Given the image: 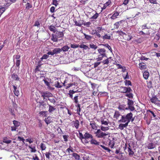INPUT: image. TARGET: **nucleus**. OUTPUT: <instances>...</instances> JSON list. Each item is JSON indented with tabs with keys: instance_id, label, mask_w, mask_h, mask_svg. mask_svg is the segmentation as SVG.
<instances>
[{
	"instance_id": "obj_53",
	"label": "nucleus",
	"mask_w": 160,
	"mask_h": 160,
	"mask_svg": "<svg viewBox=\"0 0 160 160\" xmlns=\"http://www.w3.org/2000/svg\"><path fill=\"white\" fill-rule=\"evenodd\" d=\"M47 111H41L39 112V114L40 115H42L43 117H46L47 116L46 113Z\"/></svg>"
},
{
	"instance_id": "obj_49",
	"label": "nucleus",
	"mask_w": 160,
	"mask_h": 160,
	"mask_svg": "<svg viewBox=\"0 0 160 160\" xmlns=\"http://www.w3.org/2000/svg\"><path fill=\"white\" fill-rule=\"evenodd\" d=\"M46 157L48 160H49L50 158V156L51 155V154L50 152H46L45 154Z\"/></svg>"
},
{
	"instance_id": "obj_57",
	"label": "nucleus",
	"mask_w": 160,
	"mask_h": 160,
	"mask_svg": "<svg viewBox=\"0 0 160 160\" xmlns=\"http://www.w3.org/2000/svg\"><path fill=\"white\" fill-rule=\"evenodd\" d=\"M91 24V23L90 22H84L83 23V25L84 26H86L87 27H89Z\"/></svg>"
},
{
	"instance_id": "obj_30",
	"label": "nucleus",
	"mask_w": 160,
	"mask_h": 160,
	"mask_svg": "<svg viewBox=\"0 0 160 160\" xmlns=\"http://www.w3.org/2000/svg\"><path fill=\"white\" fill-rule=\"evenodd\" d=\"M74 149L71 146H69V148H68L66 150V152H68V155H69L70 153V152H74Z\"/></svg>"
},
{
	"instance_id": "obj_52",
	"label": "nucleus",
	"mask_w": 160,
	"mask_h": 160,
	"mask_svg": "<svg viewBox=\"0 0 160 160\" xmlns=\"http://www.w3.org/2000/svg\"><path fill=\"white\" fill-rule=\"evenodd\" d=\"M79 138L81 140L82 142L83 143H84L82 141V139H84V135L83 136L82 133L80 132H79Z\"/></svg>"
},
{
	"instance_id": "obj_32",
	"label": "nucleus",
	"mask_w": 160,
	"mask_h": 160,
	"mask_svg": "<svg viewBox=\"0 0 160 160\" xmlns=\"http://www.w3.org/2000/svg\"><path fill=\"white\" fill-rule=\"evenodd\" d=\"M149 73L147 71H145L143 73V77L146 80L147 79L149 76Z\"/></svg>"
},
{
	"instance_id": "obj_14",
	"label": "nucleus",
	"mask_w": 160,
	"mask_h": 160,
	"mask_svg": "<svg viewBox=\"0 0 160 160\" xmlns=\"http://www.w3.org/2000/svg\"><path fill=\"white\" fill-rule=\"evenodd\" d=\"M147 112L148 114H149L150 116L152 115L155 119H157L158 118L156 117L157 113L156 112H154L150 110H147Z\"/></svg>"
},
{
	"instance_id": "obj_9",
	"label": "nucleus",
	"mask_w": 160,
	"mask_h": 160,
	"mask_svg": "<svg viewBox=\"0 0 160 160\" xmlns=\"http://www.w3.org/2000/svg\"><path fill=\"white\" fill-rule=\"evenodd\" d=\"M125 22V21L123 20H121L118 22H116L113 25L114 28L115 29H118L122 24H123V23Z\"/></svg>"
},
{
	"instance_id": "obj_45",
	"label": "nucleus",
	"mask_w": 160,
	"mask_h": 160,
	"mask_svg": "<svg viewBox=\"0 0 160 160\" xmlns=\"http://www.w3.org/2000/svg\"><path fill=\"white\" fill-rule=\"evenodd\" d=\"M40 148L42 151L44 150L46 148V146L44 144L41 143L40 144Z\"/></svg>"
},
{
	"instance_id": "obj_43",
	"label": "nucleus",
	"mask_w": 160,
	"mask_h": 160,
	"mask_svg": "<svg viewBox=\"0 0 160 160\" xmlns=\"http://www.w3.org/2000/svg\"><path fill=\"white\" fill-rule=\"evenodd\" d=\"M84 35L85 36V38L88 40H90L92 38V37L90 35H87L85 33H84Z\"/></svg>"
},
{
	"instance_id": "obj_5",
	"label": "nucleus",
	"mask_w": 160,
	"mask_h": 160,
	"mask_svg": "<svg viewBox=\"0 0 160 160\" xmlns=\"http://www.w3.org/2000/svg\"><path fill=\"white\" fill-rule=\"evenodd\" d=\"M124 148V150H125L127 148V150L128 152V155L130 157H132L134 154V152L133 151V150H132V147L129 144H128V147L127 144H125V146Z\"/></svg>"
},
{
	"instance_id": "obj_33",
	"label": "nucleus",
	"mask_w": 160,
	"mask_h": 160,
	"mask_svg": "<svg viewBox=\"0 0 160 160\" xmlns=\"http://www.w3.org/2000/svg\"><path fill=\"white\" fill-rule=\"evenodd\" d=\"M72 156L75 159L79 160L80 159V156L76 153H73Z\"/></svg>"
},
{
	"instance_id": "obj_27",
	"label": "nucleus",
	"mask_w": 160,
	"mask_h": 160,
	"mask_svg": "<svg viewBox=\"0 0 160 160\" xmlns=\"http://www.w3.org/2000/svg\"><path fill=\"white\" fill-rule=\"evenodd\" d=\"M100 122L102 125H108L109 123V121L108 119H107L106 120H105V119L103 118L101 119Z\"/></svg>"
},
{
	"instance_id": "obj_7",
	"label": "nucleus",
	"mask_w": 160,
	"mask_h": 160,
	"mask_svg": "<svg viewBox=\"0 0 160 160\" xmlns=\"http://www.w3.org/2000/svg\"><path fill=\"white\" fill-rule=\"evenodd\" d=\"M150 101L152 103L158 105H160V100H158L156 96H154L150 99Z\"/></svg>"
},
{
	"instance_id": "obj_17",
	"label": "nucleus",
	"mask_w": 160,
	"mask_h": 160,
	"mask_svg": "<svg viewBox=\"0 0 160 160\" xmlns=\"http://www.w3.org/2000/svg\"><path fill=\"white\" fill-rule=\"evenodd\" d=\"M44 120L46 123L48 125L52 122V118L50 116H48L47 118H46Z\"/></svg>"
},
{
	"instance_id": "obj_26",
	"label": "nucleus",
	"mask_w": 160,
	"mask_h": 160,
	"mask_svg": "<svg viewBox=\"0 0 160 160\" xmlns=\"http://www.w3.org/2000/svg\"><path fill=\"white\" fill-rule=\"evenodd\" d=\"M160 38V32L158 31L156 35L155 36L154 40L156 42H157Z\"/></svg>"
},
{
	"instance_id": "obj_47",
	"label": "nucleus",
	"mask_w": 160,
	"mask_h": 160,
	"mask_svg": "<svg viewBox=\"0 0 160 160\" xmlns=\"http://www.w3.org/2000/svg\"><path fill=\"white\" fill-rule=\"evenodd\" d=\"M102 38L103 39H111V36L109 35L105 34L102 37Z\"/></svg>"
},
{
	"instance_id": "obj_29",
	"label": "nucleus",
	"mask_w": 160,
	"mask_h": 160,
	"mask_svg": "<svg viewBox=\"0 0 160 160\" xmlns=\"http://www.w3.org/2000/svg\"><path fill=\"white\" fill-rule=\"evenodd\" d=\"M147 147L149 149H151L155 148V145L152 142L150 143L147 146Z\"/></svg>"
},
{
	"instance_id": "obj_46",
	"label": "nucleus",
	"mask_w": 160,
	"mask_h": 160,
	"mask_svg": "<svg viewBox=\"0 0 160 160\" xmlns=\"http://www.w3.org/2000/svg\"><path fill=\"white\" fill-rule=\"evenodd\" d=\"M26 10H28L29 8H31L32 7V4L29 2H27V4L26 5Z\"/></svg>"
},
{
	"instance_id": "obj_36",
	"label": "nucleus",
	"mask_w": 160,
	"mask_h": 160,
	"mask_svg": "<svg viewBox=\"0 0 160 160\" xmlns=\"http://www.w3.org/2000/svg\"><path fill=\"white\" fill-rule=\"evenodd\" d=\"M125 107L126 105L125 104H120L119 105L118 108L120 110H124L126 108Z\"/></svg>"
},
{
	"instance_id": "obj_60",
	"label": "nucleus",
	"mask_w": 160,
	"mask_h": 160,
	"mask_svg": "<svg viewBox=\"0 0 160 160\" xmlns=\"http://www.w3.org/2000/svg\"><path fill=\"white\" fill-rule=\"evenodd\" d=\"M125 84L126 86L132 85L131 82L129 80H126L125 82Z\"/></svg>"
},
{
	"instance_id": "obj_11",
	"label": "nucleus",
	"mask_w": 160,
	"mask_h": 160,
	"mask_svg": "<svg viewBox=\"0 0 160 160\" xmlns=\"http://www.w3.org/2000/svg\"><path fill=\"white\" fill-rule=\"evenodd\" d=\"M91 144L94 145L95 146H98L99 145L100 142H98L97 140L93 138V137L90 141Z\"/></svg>"
},
{
	"instance_id": "obj_59",
	"label": "nucleus",
	"mask_w": 160,
	"mask_h": 160,
	"mask_svg": "<svg viewBox=\"0 0 160 160\" xmlns=\"http://www.w3.org/2000/svg\"><path fill=\"white\" fill-rule=\"evenodd\" d=\"M79 45L78 44H71V47L72 48H78L79 47Z\"/></svg>"
},
{
	"instance_id": "obj_28",
	"label": "nucleus",
	"mask_w": 160,
	"mask_h": 160,
	"mask_svg": "<svg viewBox=\"0 0 160 160\" xmlns=\"http://www.w3.org/2000/svg\"><path fill=\"white\" fill-rule=\"evenodd\" d=\"M3 142L7 144H9L11 143L12 141L11 140L8 139L6 137H4L2 140Z\"/></svg>"
},
{
	"instance_id": "obj_1",
	"label": "nucleus",
	"mask_w": 160,
	"mask_h": 160,
	"mask_svg": "<svg viewBox=\"0 0 160 160\" xmlns=\"http://www.w3.org/2000/svg\"><path fill=\"white\" fill-rule=\"evenodd\" d=\"M100 129H98L95 132L96 136L98 138H103L105 139L106 137L108 136L109 137L110 133L108 132H103L102 131H106L109 129V127H104L103 126H100Z\"/></svg>"
},
{
	"instance_id": "obj_64",
	"label": "nucleus",
	"mask_w": 160,
	"mask_h": 160,
	"mask_svg": "<svg viewBox=\"0 0 160 160\" xmlns=\"http://www.w3.org/2000/svg\"><path fill=\"white\" fill-rule=\"evenodd\" d=\"M32 159L33 160H39L38 157L36 154H35V156H33Z\"/></svg>"
},
{
	"instance_id": "obj_13",
	"label": "nucleus",
	"mask_w": 160,
	"mask_h": 160,
	"mask_svg": "<svg viewBox=\"0 0 160 160\" xmlns=\"http://www.w3.org/2000/svg\"><path fill=\"white\" fill-rule=\"evenodd\" d=\"M98 148L101 150L103 151H107L108 152H110L111 151V150L109 149L108 148L106 147L104 145H100L98 146Z\"/></svg>"
},
{
	"instance_id": "obj_3",
	"label": "nucleus",
	"mask_w": 160,
	"mask_h": 160,
	"mask_svg": "<svg viewBox=\"0 0 160 160\" xmlns=\"http://www.w3.org/2000/svg\"><path fill=\"white\" fill-rule=\"evenodd\" d=\"M133 114L132 113L130 112L128 113L126 115H121V118L119 120V122H127L128 123L132 118Z\"/></svg>"
},
{
	"instance_id": "obj_19",
	"label": "nucleus",
	"mask_w": 160,
	"mask_h": 160,
	"mask_svg": "<svg viewBox=\"0 0 160 160\" xmlns=\"http://www.w3.org/2000/svg\"><path fill=\"white\" fill-rule=\"evenodd\" d=\"M119 12H118L117 11H114V13L110 17L111 18L112 20L118 18L117 17L119 15Z\"/></svg>"
},
{
	"instance_id": "obj_12",
	"label": "nucleus",
	"mask_w": 160,
	"mask_h": 160,
	"mask_svg": "<svg viewBox=\"0 0 160 160\" xmlns=\"http://www.w3.org/2000/svg\"><path fill=\"white\" fill-rule=\"evenodd\" d=\"M68 80H65L64 81V82L63 83V85L64 86H66L65 88L66 89H68L70 87L72 86L73 85V84L72 83H68Z\"/></svg>"
},
{
	"instance_id": "obj_31",
	"label": "nucleus",
	"mask_w": 160,
	"mask_h": 160,
	"mask_svg": "<svg viewBox=\"0 0 160 160\" xmlns=\"http://www.w3.org/2000/svg\"><path fill=\"white\" fill-rule=\"evenodd\" d=\"M28 148H29L31 149V152H36V147L35 146L32 147V145H31L28 146Z\"/></svg>"
},
{
	"instance_id": "obj_24",
	"label": "nucleus",
	"mask_w": 160,
	"mask_h": 160,
	"mask_svg": "<svg viewBox=\"0 0 160 160\" xmlns=\"http://www.w3.org/2000/svg\"><path fill=\"white\" fill-rule=\"evenodd\" d=\"M11 78L12 79L16 80V81H18L19 80V78L18 76V75L14 73L12 74L11 75Z\"/></svg>"
},
{
	"instance_id": "obj_48",
	"label": "nucleus",
	"mask_w": 160,
	"mask_h": 160,
	"mask_svg": "<svg viewBox=\"0 0 160 160\" xmlns=\"http://www.w3.org/2000/svg\"><path fill=\"white\" fill-rule=\"evenodd\" d=\"M128 106H132L134 104V102L132 100H130L129 99H128Z\"/></svg>"
},
{
	"instance_id": "obj_39",
	"label": "nucleus",
	"mask_w": 160,
	"mask_h": 160,
	"mask_svg": "<svg viewBox=\"0 0 160 160\" xmlns=\"http://www.w3.org/2000/svg\"><path fill=\"white\" fill-rule=\"evenodd\" d=\"M13 124L14 125V126L16 127H18L20 125V123L15 120H14L13 121Z\"/></svg>"
},
{
	"instance_id": "obj_4",
	"label": "nucleus",
	"mask_w": 160,
	"mask_h": 160,
	"mask_svg": "<svg viewBox=\"0 0 160 160\" xmlns=\"http://www.w3.org/2000/svg\"><path fill=\"white\" fill-rule=\"evenodd\" d=\"M98 57L96 58L97 61L102 60L104 57H107L106 50L104 48H99L98 50Z\"/></svg>"
},
{
	"instance_id": "obj_54",
	"label": "nucleus",
	"mask_w": 160,
	"mask_h": 160,
	"mask_svg": "<svg viewBox=\"0 0 160 160\" xmlns=\"http://www.w3.org/2000/svg\"><path fill=\"white\" fill-rule=\"evenodd\" d=\"M78 96H76L75 97H74V98L73 99L74 101V102H75V104L78 103Z\"/></svg>"
},
{
	"instance_id": "obj_34",
	"label": "nucleus",
	"mask_w": 160,
	"mask_h": 160,
	"mask_svg": "<svg viewBox=\"0 0 160 160\" xmlns=\"http://www.w3.org/2000/svg\"><path fill=\"white\" fill-rule=\"evenodd\" d=\"M48 106L49 109L48 111L49 113L52 112L55 110V108L54 107L48 104Z\"/></svg>"
},
{
	"instance_id": "obj_16",
	"label": "nucleus",
	"mask_w": 160,
	"mask_h": 160,
	"mask_svg": "<svg viewBox=\"0 0 160 160\" xmlns=\"http://www.w3.org/2000/svg\"><path fill=\"white\" fill-rule=\"evenodd\" d=\"M38 103H39L38 106L40 109H42L43 108H46V106H47V104L46 103H44V101H42L41 102H39Z\"/></svg>"
},
{
	"instance_id": "obj_62",
	"label": "nucleus",
	"mask_w": 160,
	"mask_h": 160,
	"mask_svg": "<svg viewBox=\"0 0 160 160\" xmlns=\"http://www.w3.org/2000/svg\"><path fill=\"white\" fill-rule=\"evenodd\" d=\"M98 14L97 13H96L94 15L92 16V17L91 18L93 19H96L98 18Z\"/></svg>"
},
{
	"instance_id": "obj_63",
	"label": "nucleus",
	"mask_w": 160,
	"mask_h": 160,
	"mask_svg": "<svg viewBox=\"0 0 160 160\" xmlns=\"http://www.w3.org/2000/svg\"><path fill=\"white\" fill-rule=\"evenodd\" d=\"M109 145L112 148L114 145V142L113 141H111L110 140L109 143Z\"/></svg>"
},
{
	"instance_id": "obj_25",
	"label": "nucleus",
	"mask_w": 160,
	"mask_h": 160,
	"mask_svg": "<svg viewBox=\"0 0 160 160\" xmlns=\"http://www.w3.org/2000/svg\"><path fill=\"white\" fill-rule=\"evenodd\" d=\"M121 115L119 112L118 111H115L113 116V118L117 119Z\"/></svg>"
},
{
	"instance_id": "obj_38",
	"label": "nucleus",
	"mask_w": 160,
	"mask_h": 160,
	"mask_svg": "<svg viewBox=\"0 0 160 160\" xmlns=\"http://www.w3.org/2000/svg\"><path fill=\"white\" fill-rule=\"evenodd\" d=\"M45 84L48 87V88L51 90H53L54 88L50 86V83L48 81L46 80H44Z\"/></svg>"
},
{
	"instance_id": "obj_10",
	"label": "nucleus",
	"mask_w": 160,
	"mask_h": 160,
	"mask_svg": "<svg viewBox=\"0 0 160 160\" xmlns=\"http://www.w3.org/2000/svg\"><path fill=\"white\" fill-rule=\"evenodd\" d=\"M121 89H122V92L123 93H127L132 92V90L130 87H122Z\"/></svg>"
},
{
	"instance_id": "obj_18",
	"label": "nucleus",
	"mask_w": 160,
	"mask_h": 160,
	"mask_svg": "<svg viewBox=\"0 0 160 160\" xmlns=\"http://www.w3.org/2000/svg\"><path fill=\"white\" fill-rule=\"evenodd\" d=\"M124 124L121 123L119 125V128L121 130H122L124 129V128H126L128 126V123L127 122H125Z\"/></svg>"
},
{
	"instance_id": "obj_44",
	"label": "nucleus",
	"mask_w": 160,
	"mask_h": 160,
	"mask_svg": "<svg viewBox=\"0 0 160 160\" xmlns=\"http://www.w3.org/2000/svg\"><path fill=\"white\" fill-rule=\"evenodd\" d=\"M116 32L118 33L119 35L122 36H124V35H127L126 34L121 30H118Z\"/></svg>"
},
{
	"instance_id": "obj_6",
	"label": "nucleus",
	"mask_w": 160,
	"mask_h": 160,
	"mask_svg": "<svg viewBox=\"0 0 160 160\" xmlns=\"http://www.w3.org/2000/svg\"><path fill=\"white\" fill-rule=\"evenodd\" d=\"M92 135L89 134V133L87 132H86L84 134V138L85 139V140L84 141V143H88L89 142L88 141L87 139H88L89 138H90L91 139L92 138H93Z\"/></svg>"
},
{
	"instance_id": "obj_15",
	"label": "nucleus",
	"mask_w": 160,
	"mask_h": 160,
	"mask_svg": "<svg viewBox=\"0 0 160 160\" xmlns=\"http://www.w3.org/2000/svg\"><path fill=\"white\" fill-rule=\"evenodd\" d=\"M74 22L75 23L74 25L75 26L81 27L83 25L84 21L83 20H80L77 21L76 20H74Z\"/></svg>"
},
{
	"instance_id": "obj_55",
	"label": "nucleus",
	"mask_w": 160,
	"mask_h": 160,
	"mask_svg": "<svg viewBox=\"0 0 160 160\" xmlns=\"http://www.w3.org/2000/svg\"><path fill=\"white\" fill-rule=\"evenodd\" d=\"M54 86L58 88H60L62 87V86L60 85L59 82L58 81L55 82Z\"/></svg>"
},
{
	"instance_id": "obj_41",
	"label": "nucleus",
	"mask_w": 160,
	"mask_h": 160,
	"mask_svg": "<svg viewBox=\"0 0 160 160\" xmlns=\"http://www.w3.org/2000/svg\"><path fill=\"white\" fill-rule=\"evenodd\" d=\"M104 30V29L102 27H98L96 28V31H97V32H100Z\"/></svg>"
},
{
	"instance_id": "obj_37",
	"label": "nucleus",
	"mask_w": 160,
	"mask_h": 160,
	"mask_svg": "<svg viewBox=\"0 0 160 160\" xmlns=\"http://www.w3.org/2000/svg\"><path fill=\"white\" fill-rule=\"evenodd\" d=\"M69 48V47L68 46L65 45L63 46L61 49H62V51H63V52H65L68 51Z\"/></svg>"
},
{
	"instance_id": "obj_56",
	"label": "nucleus",
	"mask_w": 160,
	"mask_h": 160,
	"mask_svg": "<svg viewBox=\"0 0 160 160\" xmlns=\"http://www.w3.org/2000/svg\"><path fill=\"white\" fill-rule=\"evenodd\" d=\"M49 57V56L48 54H44L42 57L40 58V59L42 60L43 59H46Z\"/></svg>"
},
{
	"instance_id": "obj_20",
	"label": "nucleus",
	"mask_w": 160,
	"mask_h": 160,
	"mask_svg": "<svg viewBox=\"0 0 160 160\" xmlns=\"http://www.w3.org/2000/svg\"><path fill=\"white\" fill-rule=\"evenodd\" d=\"M90 125L93 129L96 130L97 129L98 127L95 122L90 121Z\"/></svg>"
},
{
	"instance_id": "obj_22",
	"label": "nucleus",
	"mask_w": 160,
	"mask_h": 160,
	"mask_svg": "<svg viewBox=\"0 0 160 160\" xmlns=\"http://www.w3.org/2000/svg\"><path fill=\"white\" fill-rule=\"evenodd\" d=\"M48 28L50 31L55 33L57 31V28L56 27L52 25L48 26Z\"/></svg>"
},
{
	"instance_id": "obj_21",
	"label": "nucleus",
	"mask_w": 160,
	"mask_h": 160,
	"mask_svg": "<svg viewBox=\"0 0 160 160\" xmlns=\"http://www.w3.org/2000/svg\"><path fill=\"white\" fill-rule=\"evenodd\" d=\"M13 87L14 88L13 92L14 95L18 97L19 95V92L17 89V87L13 85Z\"/></svg>"
},
{
	"instance_id": "obj_51",
	"label": "nucleus",
	"mask_w": 160,
	"mask_h": 160,
	"mask_svg": "<svg viewBox=\"0 0 160 160\" xmlns=\"http://www.w3.org/2000/svg\"><path fill=\"white\" fill-rule=\"evenodd\" d=\"M127 93L125 95L126 96L130 98H133V94L131 92Z\"/></svg>"
},
{
	"instance_id": "obj_50",
	"label": "nucleus",
	"mask_w": 160,
	"mask_h": 160,
	"mask_svg": "<svg viewBox=\"0 0 160 160\" xmlns=\"http://www.w3.org/2000/svg\"><path fill=\"white\" fill-rule=\"evenodd\" d=\"M102 45L106 47L111 52H112V49L110 46L108 44L106 43L105 44H102Z\"/></svg>"
},
{
	"instance_id": "obj_40",
	"label": "nucleus",
	"mask_w": 160,
	"mask_h": 160,
	"mask_svg": "<svg viewBox=\"0 0 160 160\" xmlns=\"http://www.w3.org/2000/svg\"><path fill=\"white\" fill-rule=\"evenodd\" d=\"M74 125L76 129H78L79 126V122L78 120H76L74 122Z\"/></svg>"
},
{
	"instance_id": "obj_35",
	"label": "nucleus",
	"mask_w": 160,
	"mask_h": 160,
	"mask_svg": "<svg viewBox=\"0 0 160 160\" xmlns=\"http://www.w3.org/2000/svg\"><path fill=\"white\" fill-rule=\"evenodd\" d=\"M79 47L81 48H83L85 50H89L90 49L88 46L84 44L80 45Z\"/></svg>"
},
{
	"instance_id": "obj_61",
	"label": "nucleus",
	"mask_w": 160,
	"mask_h": 160,
	"mask_svg": "<svg viewBox=\"0 0 160 160\" xmlns=\"http://www.w3.org/2000/svg\"><path fill=\"white\" fill-rule=\"evenodd\" d=\"M17 140L20 141H22L23 142H24L25 139L23 137H21L20 136H18L17 138Z\"/></svg>"
},
{
	"instance_id": "obj_42",
	"label": "nucleus",
	"mask_w": 160,
	"mask_h": 160,
	"mask_svg": "<svg viewBox=\"0 0 160 160\" xmlns=\"http://www.w3.org/2000/svg\"><path fill=\"white\" fill-rule=\"evenodd\" d=\"M111 60H109V58H107L106 59L102 61V63L104 65L108 64L109 62H111Z\"/></svg>"
},
{
	"instance_id": "obj_8",
	"label": "nucleus",
	"mask_w": 160,
	"mask_h": 160,
	"mask_svg": "<svg viewBox=\"0 0 160 160\" xmlns=\"http://www.w3.org/2000/svg\"><path fill=\"white\" fill-rule=\"evenodd\" d=\"M52 93L46 91L41 93V97L43 98L44 100L45 97H52Z\"/></svg>"
},
{
	"instance_id": "obj_58",
	"label": "nucleus",
	"mask_w": 160,
	"mask_h": 160,
	"mask_svg": "<svg viewBox=\"0 0 160 160\" xmlns=\"http://www.w3.org/2000/svg\"><path fill=\"white\" fill-rule=\"evenodd\" d=\"M89 46L91 48L94 49L95 50L98 47L96 45L94 44H90Z\"/></svg>"
},
{
	"instance_id": "obj_2",
	"label": "nucleus",
	"mask_w": 160,
	"mask_h": 160,
	"mask_svg": "<svg viewBox=\"0 0 160 160\" xmlns=\"http://www.w3.org/2000/svg\"><path fill=\"white\" fill-rule=\"evenodd\" d=\"M64 35L63 31H56L55 34H52L51 39L53 42H57L58 41V38L63 37Z\"/></svg>"
},
{
	"instance_id": "obj_23",
	"label": "nucleus",
	"mask_w": 160,
	"mask_h": 160,
	"mask_svg": "<svg viewBox=\"0 0 160 160\" xmlns=\"http://www.w3.org/2000/svg\"><path fill=\"white\" fill-rule=\"evenodd\" d=\"M52 51L54 54H56L60 53L62 51V49L59 48H54Z\"/></svg>"
}]
</instances>
